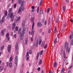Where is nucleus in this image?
Instances as JSON below:
<instances>
[{
  "instance_id": "nucleus-1",
  "label": "nucleus",
  "mask_w": 73,
  "mask_h": 73,
  "mask_svg": "<svg viewBox=\"0 0 73 73\" xmlns=\"http://www.w3.org/2000/svg\"><path fill=\"white\" fill-rule=\"evenodd\" d=\"M25 21H23L22 22V26L23 27V30L22 31V32H21L20 33V38L21 40H22L23 38V36H24V34L25 33V32L26 29L27 31H28V28H26L25 29Z\"/></svg>"
},
{
  "instance_id": "nucleus-2",
  "label": "nucleus",
  "mask_w": 73,
  "mask_h": 73,
  "mask_svg": "<svg viewBox=\"0 0 73 73\" xmlns=\"http://www.w3.org/2000/svg\"><path fill=\"white\" fill-rule=\"evenodd\" d=\"M65 48H67L66 50V52L67 53H69L70 52V49L69 48L68 50V49L69 48L68 46V42H66L65 44Z\"/></svg>"
},
{
  "instance_id": "nucleus-3",
  "label": "nucleus",
  "mask_w": 73,
  "mask_h": 73,
  "mask_svg": "<svg viewBox=\"0 0 73 73\" xmlns=\"http://www.w3.org/2000/svg\"><path fill=\"white\" fill-rule=\"evenodd\" d=\"M25 1H22V4L21 5V7H22L21 9L22 11H24L25 10V7H24V6L23 5L25 3Z\"/></svg>"
},
{
  "instance_id": "nucleus-4",
  "label": "nucleus",
  "mask_w": 73,
  "mask_h": 73,
  "mask_svg": "<svg viewBox=\"0 0 73 73\" xmlns=\"http://www.w3.org/2000/svg\"><path fill=\"white\" fill-rule=\"evenodd\" d=\"M13 56H11V57H10V63H9V66L10 67V68H11V67H12V61L13 60Z\"/></svg>"
},
{
  "instance_id": "nucleus-5",
  "label": "nucleus",
  "mask_w": 73,
  "mask_h": 73,
  "mask_svg": "<svg viewBox=\"0 0 73 73\" xmlns=\"http://www.w3.org/2000/svg\"><path fill=\"white\" fill-rule=\"evenodd\" d=\"M18 58L17 56L15 57V64L17 66L18 64Z\"/></svg>"
},
{
  "instance_id": "nucleus-6",
  "label": "nucleus",
  "mask_w": 73,
  "mask_h": 73,
  "mask_svg": "<svg viewBox=\"0 0 73 73\" xmlns=\"http://www.w3.org/2000/svg\"><path fill=\"white\" fill-rule=\"evenodd\" d=\"M13 13H12L10 15V18H11V21H13L14 19V16Z\"/></svg>"
},
{
  "instance_id": "nucleus-7",
  "label": "nucleus",
  "mask_w": 73,
  "mask_h": 73,
  "mask_svg": "<svg viewBox=\"0 0 73 73\" xmlns=\"http://www.w3.org/2000/svg\"><path fill=\"white\" fill-rule=\"evenodd\" d=\"M11 48V45H10V44H9V45H8L7 47V50H8V52L9 53H10V52Z\"/></svg>"
},
{
  "instance_id": "nucleus-8",
  "label": "nucleus",
  "mask_w": 73,
  "mask_h": 73,
  "mask_svg": "<svg viewBox=\"0 0 73 73\" xmlns=\"http://www.w3.org/2000/svg\"><path fill=\"white\" fill-rule=\"evenodd\" d=\"M18 43H17L15 45V49L17 51H18L19 50V46H18Z\"/></svg>"
},
{
  "instance_id": "nucleus-9",
  "label": "nucleus",
  "mask_w": 73,
  "mask_h": 73,
  "mask_svg": "<svg viewBox=\"0 0 73 73\" xmlns=\"http://www.w3.org/2000/svg\"><path fill=\"white\" fill-rule=\"evenodd\" d=\"M5 20V17L4 16H3L2 19H1L0 20V23H3L4 21Z\"/></svg>"
},
{
  "instance_id": "nucleus-10",
  "label": "nucleus",
  "mask_w": 73,
  "mask_h": 73,
  "mask_svg": "<svg viewBox=\"0 0 73 73\" xmlns=\"http://www.w3.org/2000/svg\"><path fill=\"white\" fill-rule=\"evenodd\" d=\"M37 26L38 27H41L42 26V24L41 23H40V22H38L37 23Z\"/></svg>"
},
{
  "instance_id": "nucleus-11",
  "label": "nucleus",
  "mask_w": 73,
  "mask_h": 73,
  "mask_svg": "<svg viewBox=\"0 0 73 73\" xmlns=\"http://www.w3.org/2000/svg\"><path fill=\"white\" fill-rule=\"evenodd\" d=\"M35 32V30L33 28V27H32V31H31V35H32V36H33V35Z\"/></svg>"
},
{
  "instance_id": "nucleus-12",
  "label": "nucleus",
  "mask_w": 73,
  "mask_h": 73,
  "mask_svg": "<svg viewBox=\"0 0 73 73\" xmlns=\"http://www.w3.org/2000/svg\"><path fill=\"white\" fill-rule=\"evenodd\" d=\"M16 25V24H15V23H13V26L12 28V30H13L14 29Z\"/></svg>"
},
{
  "instance_id": "nucleus-13",
  "label": "nucleus",
  "mask_w": 73,
  "mask_h": 73,
  "mask_svg": "<svg viewBox=\"0 0 73 73\" xmlns=\"http://www.w3.org/2000/svg\"><path fill=\"white\" fill-rule=\"evenodd\" d=\"M66 10V7L65 6H63V13L65 12Z\"/></svg>"
},
{
  "instance_id": "nucleus-14",
  "label": "nucleus",
  "mask_w": 73,
  "mask_h": 73,
  "mask_svg": "<svg viewBox=\"0 0 73 73\" xmlns=\"http://www.w3.org/2000/svg\"><path fill=\"white\" fill-rule=\"evenodd\" d=\"M40 52H38L37 55L36 56V59L38 60V58H39V56Z\"/></svg>"
},
{
  "instance_id": "nucleus-15",
  "label": "nucleus",
  "mask_w": 73,
  "mask_h": 73,
  "mask_svg": "<svg viewBox=\"0 0 73 73\" xmlns=\"http://www.w3.org/2000/svg\"><path fill=\"white\" fill-rule=\"evenodd\" d=\"M12 9L11 8H10V9H9V14L10 15V16L11 15V13H12Z\"/></svg>"
},
{
  "instance_id": "nucleus-16",
  "label": "nucleus",
  "mask_w": 73,
  "mask_h": 73,
  "mask_svg": "<svg viewBox=\"0 0 73 73\" xmlns=\"http://www.w3.org/2000/svg\"><path fill=\"white\" fill-rule=\"evenodd\" d=\"M21 10H22L21 7H21H19V8L18 12V13H19L20 12H21Z\"/></svg>"
},
{
  "instance_id": "nucleus-17",
  "label": "nucleus",
  "mask_w": 73,
  "mask_h": 73,
  "mask_svg": "<svg viewBox=\"0 0 73 73\" xmlns=\"http://www.w3.org/2000/svg\"><path fill=\"white\" fill-rule=\"evenodd\" d=\"M38 41H39L38 39H37V40H36V47H37L38 46Z\"/></svg>"
},
{
  "instance_id": "nucleus-18",
  "label": "nucleus",
  "mask_w": 73,
  "mask_h": 73,
  "mask_svg": "<svg viewBox=\"0 0 73 73\" xmlns=\"http://www.w3.org/2000/svg\"><path fill=\"white\" fill-rule=\"evenodd\" d=\"M20 17H16V20L17 21H19L20 20Z\"/></svg>"
},
{
  "instance_id": "nucleus-19",
  "label": "nucleus",
  "mask_w": 73,
  "mask_h": 73,
  "mask_svg": "<svg viewBox=\"0 0 73 73\" xmlns=\"http://www.w3.org/2000/svg\"><path fill=\"white\" fill-rule=\"evenodd\" d=\"M63 54H64V57L65 58L66 57V55L65 53V50H64L63 51Z\"/></svg>"
},
{
  "instance_id": "nucleus-20",
  "label": "nucleus",
  "mask_w": 73,
  "mask_h": 73,
  "mask_svg": "<svg viewBox=\"0 0 73 73\" xmlns=\"http://www.w3.org/2000/svg\"><path fill=\"white\" fill-rule=\"evenodd\" d=\"M1 34L2 36H4V30H1Z\"/></svg>"
},
{
  "instance_id": "nucleus-21",
  "label": "nucleus",
  "mask_w": 73,
  "mask_h": 73,
  "mask_svg": "<svg viewBox=\"0 0 73 73\" xmlns=\"http://www.w3.org/2000/svg\"><path fill=\"white\" fill-rule=\"evenodd\" d=\"M57 65V63L56 62H55L54 63V67H56Z\"/></svg>"
},
{
  "instance_id": "nucleus-22",
  "label": "nucleus",
  "mask_w": 73,
  "mask_h": 73,
  "mask_svg": "<svg viewBox=\"0 0 73 73\" xmlns=\"http://www.w3.org/2000/svg\"><path fill=\"white\" fill-rule=\"evenodd\" d=\"M35 17H32L31 19V21L32 23H33Z\"/></svg>"
},
{
  "instance_id": "nucleus-23",
  "label": "nucleus",
  "mask_w": 73,
  "mask_h": 73,
  "mask_svg": "<svg viewBox=\"0 0 73 73\" xmlns=\"http://www.w3.org/2000/svg\"><path fill=\"white\" fill-rule=\"evenodd\" d=\"M43 50H42V51H41L40 53V55H42L43 54Z\"/></svg>"
},
{
  "instance_id": "nucleus-24",
  "label": "nucleus",
  "mask_w": 73,
  "mask_h": 73,
  "mask_svg": "<svg viewBox=\"0 0 73 73\" xmlns=\"http://www.w3.org/2000/svg\"><path fill=\"white\" fill-rule=\"evenodd\" d=\"M44 45H45L44 42H42L41 44V47H44Z\"/></svg>"
},
{
  "instance_id": "nucleus-25",
  "label": "nucleus",
  "mask_w": 73,
  "mask_h": 73,
  "mask_svg": "<svg viewBox=\"0 0 73 73\" xmlns=\"http://www.w3.org/2000/svg\"><path fill=\"white\" fill-rule=\"evenodd\" d=\"M23 0H19L18 2L19 3V4H21Z\"/></svg>"
},
{
  "instance_id": "nucleus-26",
  "label": "nucleus",
  "mask_w": 73,
  "mask_h": 73,
  "mask_svg": "<svg viewBox=\"0 0 73 73\" xmlns=\"http://www.w3.org/2000/svg\"><path fill=\"white\" fill-rule=\"evenodd\" d=\"M64 68H62V70L61 73H64Z\"/></svg>"
},
{
  "instance_id": "nucleus-27",
  "label": "nucleus",
  "mask_w": 73,
  "mask_h": 73,
  "mask_svg": "<svg viewBox=\"0 0 73 73\" xmlns=\"http://www.w3.org/2000/svg\"><path fill=\"white\" fill-rule=\"evenodd\" d=\"M42 63V62L41 59L40 60V61L39 62V65H40Z\"/></svg>"
},
{
  "instance_id": "nucleus-28",
  "label": "nucleus",
  "mask_w": 73,
  "mask_h": 73,
  "mask_svg": "<svg viewBox=\"0 0 73 73\" xmlns=\"http://www.w3.org/2000/svg\"><path fill=\"white\" fill-rule=\"evenodd\" d=\"M15 30H16L17 31H18V27L17 26H16V27L15 28ZM15 30L14 31V32H15Z\"/></svg>"
},
{
  "instance_id": "nucleus-29",
  "label": "nucleus",
  "mask_w": 73,
  "mask_h": 73,
  "mask_svg": "<svg viewBox=\"0 0 73 73\" xmlns=\"http://www.w3.org/2000/svg\"><path fill=\"white\" fill-rule=\"evenodd\" d=\"M7 11L6 10L4 12V13L5 14V16H7Z\"/></svg>"
},
{
  "instance_id": "nucleus-30",
  "label": "nucleus",
  "mask_w": 73,
  "mask_h": 73,
  "mask_svg": "<svg viewBox=\"0 0 73 73\" xmlns=\"http://www.w3.org/2000/svg\"><path fill=\"white\" fill-rule=\"evenodd\" d=\"M49 11H50V8H48L47 9V13H48L49 12Z\"/></svg>"
},
{
  "instance_id": "nucleus-31",
  "label": "nucleus",
  "mask_w": 73,
  "mask_h": 73,
  "mask_svg": "<svg viewBox=\"0 0 73 73\" xmlns=\"http://www.w3.org/2000/svg\"><path fill=\"white\" fill-rule=\"evenodd\" d=\"M9 36V33H7V34H6V37H7V38Z\"/></svg>"
},
{
  "instance_id": "nucleus-32",
  "label": "nucleus",
  "mask_w": 73,
  "mask_h": 73,
  "mask_svg": "<svg viewBox=\"0 0 73 73\" xmlns=\"http://www.w3.org/2000/svg\"><path fill=\"white\" fill-rule=\"evenodd\" d=\"M39 7H37V13H38L39 12Z\"/></svg>"
},
{
  "instance_id": "nucleus-33",
  "label": "nucleus",
  "mask_w": 73,
  "mask_h": 73,
  "mask_svg": "<svg viewBox=\"0 0 73 73\" xmlns=\"http://www.w3.org/2000/svg\"><path fill=\"white\" fill-rule=\"evenodd\" d=\"M29 54H32V52L31 49H29Z\"/></svg>"
},
{
  "instance_id": "nucleus-34",
  "label": "nucleus",
  "mask_w": 73,
  "mask_h": 73,
  "mask_svg": "<svg viewBox=\"0 0 73 73\" xmlns=\"http://www.w3.org/2000/svg\"><path fill=\"white\" fill-rule=\"evenodd\" d=\"M40 13L41 14H43V11L41 9H40Z\"/></svg>"
},
{
  "instance_id": "nucleus-35",
  "label": "nucleus",
  "mask_w": 73,
  "mask_h": 73,
  "mask_svg": "<svg viewBox=\"0 0 73 73\" xmlns=\"http://www.w3.org/2000/svg\"><path fill=\"white\" fill-rule=\"evenodd\" d=\"M57 32V29H56V27H55V28H54V32L55 33H56Z\"/></svg>"
},
{
  "instance_id": "nucleus-36",
  "label": "nucleus",
  "mask_w": 73,
  "mask_h": 73,
  "mask_svg": "<svg viewBox=\"0 0 73 73\" xmlns=\"http://www.w3.org/2000/svg\"><path fill=\"white\" fill-rule=\"evenodd\" d=\"M10 18V14L9 13L8 14L7 16V18L8 19H9Z\"/></svg>"
},
{
  "instance_id": "nucleus-37",
  "label": "nucleus",
  "mask_w": 73,
  "mask_h": 73,
  "mask_svg": "<svg viewBox=\"0 0 73 73\" xmlns=\"http://www.w3.org/2000/svg\"><path fill=\"white\" fill-rule=\"evenodd\" d=\"M3 69V67L2 66L0 67V72Z\"/></svg>"
},
{
  "instance_id": "nucleus-38",
  "label": "nucleus",
  "mask_w": 73,
  "mask_h": 73,
  "mask_svg": "<svg viewBox=\"0 0 73 73\" xmlns=\"http://www.w3.org/2000/svg\"><path fill=\"white\" fill-rule=\"evenodd\" d=\"M43 1V0H41L40 1V3L39 4V5H41L42 2Z\"/></svg>"
},
{
  "instance_id": "nucleus-39",
  "label": "nucleus",
  "mask_w": 73,
  "mask_h": 73,
  "mask_svg": "<svg viewBox=\"0 0 73 73\" xmlns=\"http://www.w3.org/2000/svg\"><path fill=\"white\" fill-rule=\"evenodd\" d=\"M28 42V38H26L25 43L26 44H27Z\"/></svg>"
},
{
  "instance_id": "nucleus-40",
  "label": "nucleus",
  "mask_w": 73,
  "mask_h": 73,
  "mask_svg": "<svg viewBox=\"0 0 73 73\" xmlns=\"http://www.w3.org/2000/svg\"><path fill=\"white\" fill-rule=\"evenodd\" d=\"M56 41H57V38H56L55 39H54V44H56Z\"/></svg>"
},
{
  "instance_id": "nucleus-41",
  "label": "nucleus",
  "mask_w": 73,
  "mask_h": 73,
  "mask_svg": "<svg viewBox=\"0 0 73 73\" xmlns=\"http://www.w3.org/2000/svg\"><path fill=\"white\" fill-rule=\"evenodd\" d=\"M4 46L3 45L1 47V50H3L4 49Z\"/></svg>"
},
{
  "instance_id": "nucleus-42",
  "label": "nucleus",
  "mask_w": 73,
  "mask_h": 73,
  "mask_svg": "<svg viewBox=\"0 0 73 73\" xmlns=\"http://www.w3.org/2000/svg\"><path fill=\"white\" fill-rule=\"evenodd\" d=\"M41 42H42V40H41V39H40L39 42V45H40L41 43Z\"/></svg>"
},
{
  "instance_id": "nucleus-43",
  "label": "nucleus",
  "mask_w": 73,
  "mask_h": 73,
  "mask_svg": "<svg viewBox=\"0 0 73 73\" xmlns=\"http://www.w3.org/2000/svg\"><path fill=\"white\" fill-rule=\"evenodd\" d=\"M29 56V52H27L26 54V57H28Z\"/></svg>"
},
{
  "instance_id": "nucleus-44",
  "label": "nucleus",
  "mask_w": 73,
  "mask_h": 73,
  "mask_svg": "<svg viewBox=\"0 0 73 73\" xmlns=\"http://www.w3.org/2000/svg\"><path fill=\"white\" fill-rule=\"evenodd\" d=\"M34 25H35V22L33 21V25H32V27H33V29H34Z\"/></svg>"
},
{
  "instance_id": "nucleus-45",
  "label": "nucleus",
  "mask_w": 73,
  "mask_h": 73,
  "mask_svg": "<svg viewBox=\"0 0 73 73\" xmlns=\"http://www.w3.org/2000/svg\"><path fill=\"white\" fill-rule=\"evenodd\" d=\"M66 23H64V27H66Z\"/></svg>"
},
{
  "instance_id": "nucleus-46",
  "label": "nucleus",
  "mask_w": 73,
  "mask_h": 73,
  "mask_svg": "<svg viewBox=\"0 0 73 73\" xmlns=\"http://www.w3.org/2000/svg\"><path fill=\"white\" fill-rule=\"evenodd\" d=\"M21 32V29H19L18 30V34H20V33Z\"/></svg>"
},
{
  "instance_id": "nucleus-47",
  "label": "nucleus",
  "mask_w": 73,
  "mask_h": 73,
  "mask_svg": "<svg viewBox=\"0 0 73 73\" xmlns=\"http://www.w3.org/2000/svg\"><path fill=\"white\" fill-rule=\"evenodd\" d=\"M33 36H32L31 38V41H33Z\"/></svg>"
},
{
  "instance_id": "nucleus-48",
  "label": "nucleus",
  "mask_w": 73,
  "mask_h": 73,
  "mask_svg": "<svg viewBox=\"0 0 73 73\" xmlns=\"http://www.w3.org/2000/svg\"><path fill=\"white\" fill-rule=\"evenodd\" d=\"M39 31H40V33H41V32H42V29H40Z\"/></svg>"
},
{
  "instance_id": "nucleus-49",
  "label": "nucleus",
  "mask_w": 73,
  "mask_h": 73,
  "mask_svg": "<svg viewBox=\"0 0 73 73\" xmlns=\"http://www.w3.org/2000/svg\"><path fill=\"white\" fill-rule=\"evenodd\" d=\"M47 47V44H46L45 47H44V48L45 49Z\"/></svg>"
},
{
  "instance_id": "nucleus-50",
  "label": "nucleus",
  "mask_w": 73,
  "mask_h": 73,
  "mask_svg": "<svg viewBox=\"0 0 73 73\" xmlns=\"http://www.w3.org/2000/svg\"><path fill=\"white\" fill-rule=\"evenodd\" d=\"M29 60V58L28 57H27L26 58V60L27 61H28Z\"/></svg>"
},
{
  "instance_id": "nucleus-51",
  "label": "nucleus",
  "mask_w": 73,
  "mask_h": 73,
  "mask_svg": "<svg viewBox=\"0 0 73 73\" xmlns=\"http://www.w3.org/2000/svg\"><path fill=\"white\" fill-rule=\"evenodd\" d=\"M17 5L16 4H15L14 5V8H15L16 7Z\"/></svg>"
},
{
  "instance_id": "nucleus-52",
  "label": "nucleus",
  "mask_w": 73,
  "mask_h": 73,
  "mask_svg": "<svg viewBox=\"0 0 73 73\" xmlns=\"http://www.w3.org/2000/svg\"><path fill=\"white\" fill-rule=\"evenodd\" d=\"M31 8H32V9H35V6H32Z\"/></svg>"
},
{
  "instance_id": "nucleus-53",
  "label": "nucleus",
  "mask_w": 73,
  "mask_h": 73,
  "mask_svg": "<svg viewBox=\"0 0 73 73\" xmlns=\"http://www.w3.org/2000/svg\"><path fill=\"white\" fill-rule=\"evenodd\" d=\"M46 24H47V21H46V20L44 22V25H46Z\"/></svg>"
},
{
  "instance_id": "nucleus-54",
  "label": "nucleus",
  "mask_w": 73,
  "mask_h": 73,
  "mask_svg": "<svg viewBox=\"0 0 73 73\" xmlns=\"http://www.w3.org/2000/svg\"><path fill=\"white\" fill-rule=\"evenodd\" d=\"M51 32V29H49L48 30V32L49 33H50Z\"/></svg>"
},
{
  "instance_id": "nucleus-55",
  "label": "nucleus",
  "mask_w": 73,
  "mask_h": 73,
  "mask_svg": "<svg viewBox=\"0 0 73 73\" xmlns=\"http://www.w3.org/2000/svg\"><path fill=\"white\" fill-rule=\"evenodd\" d=\"M58 18H56V23H58Z\"/></svg>"
},
{
  "instance_id": "nucleus-56",
  "label": "nucleus",
  "mask_w": 73,
  "mask_h": 73,
  "mask_svg": "<svg viewBox=\"0 0 73 73\" xmlns=\"http://www.w3.org/2000/svg\"><path fill=\"white\" fill-rule=\"evenodd\" d=\"M71 44L73 46V39L72 40V42H71Z\"/></svg>"
},
{
  "instance_id": "nucleus-57",
  "label": "nucleus",
  "mask_w": 73,
  "mask_h": 73,
  "mask_svg": "<svg viewBox=\"0 0 73 73\" xmlns=\"http://www.w3.org/2000/svg\"><path fill=\"white\" fill-rule=\"evenodd\" d=\"M9 39H10V38H9V36H8V37L7 39V41H9Z\"/></svg>"
},
{
  "instance_id": "nucleus-58",
  "label": "nucleus",
  "mask_w": 73,
  "mask_h": 73,
  "mask_svg": "<svg viewBox=\"0 0 73 73\" xmlns=\"http://www.w3.org/2000/svg\"><path fill=\"white\" fill-rule=\"evenodd\" d=\"M40 67H38V71H39L40 70Z\"/></svg>"
},
{
  "instance_id": "nucleus-59",
  "label": "nucleus",
  "mask_w": 73,
  "mask_h": 73,
  "mask_svg": "<svg viewBox=\"0 0 73 73\" xmlns=\"http://www.w3.org/2000/svg\"><path fill=\"white\" fill-rule=\"evenodd\" d=\"M72 38V35H70L69 36V38H70V39H71Z\"/></svg>"
},
{
  "instance_id": "nucleus-60",
  "label": "nucleus",
  "mask_w": 73,
  "mask_h": 73,
  "mask_svg": "<svg viewBox=\"0 0 73 73\" xmlns=\"http://www.w3.org/2000/svg\"><path fill=\"white\" fill-rule=\"evenodd\" d=\"M70 21H71V23H73V20H72V19H70Z\"/></svg>"
},
{
  "instance_id": "nucleus-61",
  "label": "nucleus",
  "mask_w": 73,
  "mask_h": 73,
  "mask_svg": "<svg viewBox=\"0 0 73 73\" xmlns=\"http://www.w3.org/2000/svg\"><path fill=\"white\" fill-rule=\"evenodd\" d=\"M49 73H53L52 72V71L51 70H50V71H49Z\"/></svg>"
},
{
  "instance_id": "nucleus-62",
  "label": "nucleus",
  "mask_w": 73,
  "mask_h": 73,
  "mask_svg": "<svg viewBox=\"0 0 73 73\" xmlns=\"http://www.w3.org/2000/svg\"><path fill=\"white\" fill-rule=\"evenodd\" d=\"M7 66H9V63L8 62H7Z\"/></svg>"
},
{
  "instance_id": "nucleus-63",
  "label": "nucleus",
  "mask_w": 73,
  "mask_h": 73,
  "mask_svg": "<svg viewBox=\"0 0 73 73\" xmlns=\"http://www.w3.org/2000/svg\"><path fill=\"white\" fill-rule=\"evenodd\" d=\"M13 36L14 37H16V34H14Z\"/></svg>"
},
{
  "instance_id": "nucleus-64",
  "label": "nucleus",
  "mask_w": 73,
  "mask_h": 73,
  "mask_svg": "<svg viewBox=\"0 0 73 73\" xmlns=\"http://www.w3.org/2000/svg\"><path fill=\"white\" fill-rule=\"evenodd\" d=\"M68 73H71V71H68Z\"/></svg>"
}]
</instances>
